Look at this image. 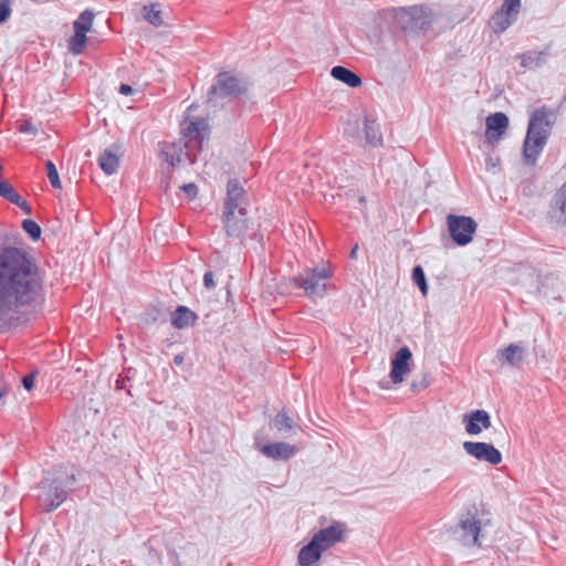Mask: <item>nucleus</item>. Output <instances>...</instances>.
<instances>
[{
    "label": "nucleus",
    "mask_w": 566,
    "mask_h": 566,
    "mask_svg": "<svg viewBox=\"0 0 566 566\" xmlns=\"http://www.w3.org/2000/svg\"><path fill=\"white\" fill-rule=\"evenodd\" d=\"M134 92V88L128 84H122L119 86V93L123 95H130Z\"/></svg>",
    "instance_id": "37998d69"
},
{
    "label": "nucleus",
    "mask_w": 566,
    "mask_h": 566,
    "mask_svg": "<svg viewBox=\"0 0 566 566\" xmlns=\"http://www.w3.org/2000/svg\"><path fill=\"white\" fill-rule=\"evenodd\" d=\"M331 74L334 78L347 84L349 87H357L361 84L360 77L345 66H334Z\"/></svg>",
    "instance_id": "b1692460"
},
{
    "label": "nucleus",
    "mask_w": 566,
    "mask_h": 566,
    "mask_svg": "<svg viewBox=\"0 0 566 566\" xmlns=\"http://www.w3.org/2000/svg\"><path fill=\"white\" fill-rule=\"evenodd\" d=\"M185 358H184V355L181 354H178L174 357V363L175 365L179 366L184 363Z\"/></svg>",
    "instance_id": "c03bdc74"
},
{
    "label": "nucleus",
    "mask_w": 566,
    "mask_h": 566,
    "mask_svg": "<svg viewBox=\"0 0 566 566\" xmlns=\"http://www.w3.org/2000/svg\"><path fill=\"white\" fill-rule=\"evenodd\" d=\"M75 482L73 472L64 468H55L46 472V475L39 484V504L45 512L57 509L66 499L67 491Z\"/></svg>",
    "instance_id": "7ed1b4c3"
},
{
    "label": "nucleus",
    "mask_w": 566,
    "mask_h": 566,
    "mask_svg": "<svg viewBox=\"0 0 566 566\" xmlns=\"http://www.w3.org/2000/svg\"><path fill=\"white\" fill-rule=\"evenodd\" d=\"M364 134L366 144L371 147H379L382 144V135L380 126L376 120L365 119L364 122Z\"/></svg>",
    "instance_id": "4be33fe9"
},
{
    "label": "nucleus",
    "mask_w": 566,
    "mask_h": 566,
    "mask_svg": "<svg viewBox=\"0 0 566 566\" xmlns=\"http://www.w3.org/2000/svg\"><path fill=\"white\" fill-rule=\"evenodd\" d=\"M86 34L74 31V35L69 41V51L74 55H78L83 52L86 43Z\"/></svg>",
    "instance_id": "c756f323"
},
{
    "label": "nucleus",
    "mask_w": 566,
    "mask_h": 566,
    "mask_svg": "<svg viewBox=\"0 0 566 566\" xmlns=\"http://www.w3.org/2000/svg\"><path fill=\"white\" fill-rule=\"evenodd\" d=\"M553 117L545 107L532 113L523 145V158L527 165H534L543 151L554 124Z\"/></svg>",
    "instance_id": "f03ea898"
},
{
    "label": "nucleus",
    "mask_w": 566,
    "mask_h": 566,
    "mask_svg": "<svg viewBox=\"0 0 566 566\" xmlns=\"http://www.w3.org/2000/svg\"><path fill=\"white\" fill-rule=\"evenodd\" d=\"M412 357L411 350L403 346L399 348L391 360L390 379L394 384L403 381L405 375L409 371V361Z\"/></svg>",
    "instance_id": "ddd939ff"
},
{
    "label": "nucleus",
    "mask_w": 566,
    "mask_h": 566,
    "mask_svg": "<svg viewBox=\"0 0 566 566\" xmlns=\"http://www.w3.org/2000/svg\"><path fill=\"white\" fill-rule=\"evenodd\" d=\"M357 253H358V244H355L352 248L350 253H349L350 259H356L357 258Z\"/></svg>",
    "instance_id": "a18cd8bd"
},
{
    "label": "nucleus",
    "mask_w": 566,
    "mask_h": 566,
    "mask_svg": "<svg viewBox=\"0 0 566 566\" xmlns=\"http://www.w3.org/2000/svg\"><path fill=\"white\" fill-rule=\"evenodd\" d=\"M358 130V123L357 122H349L345 128V134L350 137H355L356 133Z\"/></svg>",
    "instance_id": "4c0bfd02"
},
{
    "label": "nucleus",
    "mask_w": 566,
    "mask_h": 566,
    "mask_svg": "<svg viewBox=\"0 0 566 566\" xmlns=\"http://www.w3.org/2000/svg\"><path fill=\"white\" fill-rule=\"evenodd\" d=\"M20 209L23 210L24 213L27 214H31V207L29 206V203L23 200L22 198L19 200V203H15Z\"/></svg>",
    "instance_id": "79ce46f5"
},
{
    "label": "nucleus",
    "mask_w": 566,
    "mask_h": 566,
    "mask_svg": "<svg viewBox=\"0 0 566 566\" xmlns=\"http://www.w3.org/2000/svg\"><path fill=\"white\" fill-rule=\"evenodd\" d=\"M380 385H381V388H384V389H388L389 388L388 381L381 382Z\"/></svg>",
    "instance_id": "de8ad7c7"
},
{
    "label": "nucleus",
    "mask_w": 566,
    "mask_h": 566,
    "mask_svg": "<svg viewBox=\"0 0 566 566\" xmlns=\"http://www.w3.org/2000/svg\"><path fill=\"white\" fill-rule=\"evenodd\" d=\"M181 189L188 195V197L193 198L197 195V186L195 184H186L181 186Z\"/></svg>",
    "instance_id": "58836bf2"
},
{
    "label": "nucleus",
    "mask_w": 566,
    "mask_h": 566,
    "mask_svg": "<svg viewBox=\"0 0 566 566\" xmlns=\"http://www.w3.org/2000/svg\"><path fill=\"white\" fill-rule=\"evenodd\" d=\"M197 319V315L186 306H178L171 316V324L179 329L191 326Z\"/></svg>",
    "instance_id": "412c9836"
},
{
    "label": "nucleus",
    "mask_w": 566,
    "mask_h": 566,
    "mask_svg": "<svg viewBox=\"0 0 566 566\" xmlns=\"http://www.w3.org/2000/svg\"><path fill=\"white\" fill-rule=\"evenodd\" d=\"M208 124L203 118H196L190 120L184 128L182 133L189 140L202 139V134L207 130Z\"/></svg>",
    "instance_id": "393cba45"
},
{
    "label": "nucleus",
    "mask_w": 566,
    "mask_h": 566,
    "mask_svg": "<svg viewBox=\"0 0 566 566\" xmlns=\"http://www.w3.org/2000/svg\"><path fill=\"white\" fill-rule=\"evenodd\" d=\"M261 451L273 460H289L296 453V448L286 442H274L263 446Z\"/></svg>",
    "instance_id": "a211bd4d"
},
{
    "label": "nucleus",
    "mask_w": 566,
    "mask_h": 566,
    "mask_svg": "<svg viewBox=\"0 0 566 566\" xmlns=\"http://www.w3.org/2000/svg\"><path fill=\"white\" fill-rule=\"evenodd\" d=\"M93 21L94 13L91 10H84L73 23L74 31L86 34L91 30Z\"/></svg>",
    "instance_id": "cd10ccee"
},
{
    "label": "nucleus",
    "mask_w": 566,
    "mask_h": 566,
    "mask_svg": "<svg viewBox=\"0 0 566 566\" xmlns=\"http://www.w3.org/2000/svg\"><path fill=\"white\" fill-rule=\"evenodd\" d=\"M464 451L479 461L488 462L492 465H497L502 462L501 452L491 443L486 442H463Z\"/></svg>",
    "instance_id": "9d476101"
},
{
    "label": "nucleus",
    "mask_w": 566,
    "mask_h": 566,
    "mask_svg": "<svg viewBox=\"0 0 566 566\" xmlns=\"http://www.w3.org/2000/svg\"><path fill=\"white\" fill-rule=\"evenodd\" d=\"M45 166H46L48 178L50 180L51 186L55 189H60L61 180H60L59 172H57L55 165L51 160H48Z\"/></svg>",
    "instance_id": "72a5a7b5"
},
{
    "label": "nucleus",
    "mask_w": 566,
    "mask_h": 566,
    "mask_svg": "<svg viewBox=\"0 0 566 566\" xmlns=\"http://www.w3.org/2000/svg\"><path fill=\"white\" fill-rule=\"evenodd\" d=\"M521 65L525 69L535 70L543 66L547 61L546 51H528L520 55Z\"/></svg>",
    "instance_id": "5701e85b"
},
{
    "label": "nucleus",
    "mask_w": 566,
    "mask_h": 566,
    "mask_svg": "<svg viewBox=\"0 0 566 566\" xmlns=\"http://www.w3.org/2000/svg\"><path fill=\"white\" fill-rule=\"evenodd\" d=\"M273 424L274 428L283 434L291 432L296 427L294 420L286 413L284 409L274 417Z\"/></svg>",
    "instance_id": "bb28decb"
},
{
    "label": "nucleus",
    "mask_w": 566,
    "mask_h": 566,
    "mask_svg": "<svg viewBox=\"0 0 566 566\" xmlns=\"http://www.w3.org/2000/svg\"><path fill=\"white\" fill-rule=\"evenodd\" d=\"M43 279L32 256L24 250H0V318L11 321L22 307L42 298Z\"/></svg>",
    "instance_id": "f257e3e1"
},
{
    "label": "nucleus",
    "mask_w": 566,
    "mask_h": 566,
    "mask_svg": "<svg viewBox=\"0 0 566 566\" xmlns=\"http://www.w3.org/2000/svg\"><path fill=\"white\" fill-rule=\"evenodd\" d=\"M518 10H510L505 3L492 15L490 27L495 33H502L516 20Z\"/></svg>",
    "instance_id": "f3484780"
},
{
    "label": "nucleus",
    "mask_w": 566,
    "mask_h": 566,
    "mask_svg": "<svg viewBox=\"0 0 566 566\" xmlns=\"http://www.w3.org/2000/svg\"><path fill=\"white\" fill-rule=\"evenodd\" d=\"M11 0H0V24L4 23L11 14Z\"/></svg>",
    "instance_id": "f704fd0d"
},
{
    "label": "nucleus",
    "mask_w": 566,
    "mask_h": 566,
    "mask_svg": "<svg viewBox=\"0 0 566 566\" xmlns=\"http://www.w3.org/2000/svg\"><path fill=\"white\" fill-rule=\"evenodd\" d=\"M480 532L479 511L475 505H471L460 516L458 525L452 530V535L464 546H481L479 543Z\"/></svg>",
    "instance_id": "0eeeda50"
},
{
    "label": "nucleus",
    "mask_w": 566,
    "mask_h": 566,
    "mask_svg": "<svg viewBox=\"0 0 566 566\" xmlns=\"http://www.w3.org/2000/svg\"><path fill=\"white\" fill-rule=\"evenodd\" d=\"M144 19L155 27H160L164 23L161 11L158 4H149L143 7Z\"/></svg>",
    "instance_id": "c85d7f7f"
},
{
    "label": "nucleus",
    "mask_w": 566,
    "mask_h": 566,
    "mask_svg": "<svg viewBox=\"0 0 566 566\" xmlns=\"http://www.w3.org/2000/svg\"><path fill=\"white\" fill-rule=\"evenodd\" d=\"M324 551L319 547L313 538L303 546L297 556V562L300 566H315L316 563L322 557Z\"/></svg>",
    "instance_id": "6ab92c4d"
},
{
    "label": "nucleus",
    "mask_w": 566,
    "mask_h": 566,
    "mask_svg": "<svg viewBox=\"0 0 566 566\" xmlns=\"http://www.w3.org/2000/svg\"><path fill=\"white\" fill-rule=\"evenodd\" d=\"M203 284L207 290H212L216 287V283L213 281V273L211 271H207L203 275Z\"/></svg>",
    "instance_id": "e433bc0d"
},
{
    "label": "nucleus",
    "mask_w": 566,
    "mask_h": 566,
    "mask_svg": "<svg viewBox=\"0 0 566 566\" xmlns=\"http://www.w3.org/2000/svg\"><path fill=\"white\" fill-rule=\"evenodd\" d=\"M552 208L554 212L559 213L558 219L566 223V181L553 197Z\"/></svg>",
    "instance_id": "a878e982"
},
{
    "label": "nucleus",
    "mask_w": 566,
    "mask_h": 566,
    "mask_svg": "<svg viewBox=\"0 0 566 566\" xmlns=\"http://www.w3.org/2000/svg\"><path fill=\"white\" fill-rule=\"evenodd\" d=\"M0 196L9 200L12 203H19L21 196L14 190V188L7 181H0Z\"/></svg>",
    "instance_id": "7c9ffc66"
},
{
    "label": "nucleus",
    "mask_w": 566,
    "mask_h": 566,
    "mask_svg": "<svg viewBox=\"0 0 566 566\" xmlns=\"http://www.w3.org/2000/svg\"><path fill=\"white\" fill-rule=\"evenodd\" d=\"M331 271L325 268L306 269L294 277L296 286L304 290L310 298L323 297L326 294Z\"/></svg>",
    "instance_id": "423d86ee"
},
{
    "label": "nucleus",
    "mask_w": 566,
    "mask_h": 566,
    "mask_svg": "<svg viewBox=\"0 0 566 566\" xmlns=\"http://www.w3.org/2000/svg\"><path fill=\"white\" fill-rule=\"evenodd\" d=\"M344 531L342 524H334L319 530L312 538L316 541L317 545L325 552L342 539Z\"/></svg>",
    "instance_id": "2eb2a0df"
},
{
    "label": "nucleus",
    "mask_w": 566,
    "mask_h": 566,
    "mask_svg": "<svg viewBox=\"0 0 566 566\" xmlns=\"http://www.w3.org/2000/svg\"><path fill=\"white\" fill-rule=\"evenodd\" d=\"M386 15L392 17L398 27L410 33L427 30L433 20L432 11L424 6L392 8Z\"/></svg>",
    "instance_id": "39448f33"
},
{
    "label": "nucleus",
    "mask_w": 566,
    "mask_h": 566,
    "mask_svg": "<svg viewBox=\"0 0 566 566\" xmlns=\"http://www.w3.org/2000/svg\"><path fill=\"white\" fill-rule=\"evenodd\" d=\"M526 356V349L518 344H510L503 349H499L496 358L502 365L512 367L520 366Z\"/></svg>",
    "instance_id": "dca6fc26"
},
{
    "label": "nucleus",
    "mask_w": 566,
    "mask_h": 566,
    "mask_svg": "<svg viewBox=\"0 0 566 566\" xmlns=\"http://www.w3.org/2000/svg\"><path fill=\"white\" fill-rule=\"evenodd\" d=\"M505 7L510 10H518L521 8V0H504Z\"/></svg>",
    "instance_id": "ea45409f"
},
{
    "label": "nucleus",
    "mask_w": 566,
    "mask_h": 566,
    "mask_svg": "<svg viewBox=\"0 0 566 566\" xmlns=\"http://www.w3.org/2000/svg\"><path fill=\"white\" fill-rule=\"evenodd\" d=\"M497 161H499V159L493 160V158L490 157L486 159V165H488V167H490V166L495 167Z\"/></svg>",
    "instance_id": "49530a36"
},
{
    "label": "nucleus",
    "mask_w": 566,
    "mask_h": 566,
    "mask_svg": "<svg viewBox=\"0 0 566 566\" xmlns=\"http://www.w3.org/2000/svg\"><path fill=\"white\" fill-rule=\"evenodd\" d=\"M247 197L243 187L237 179H230L227 185V197L224 200L223 213L231 214L238 212L240 214L247 210Z\"/></svg>",
    "instance_id": "1a4fd4ad"
},
{
    "label": "nucleus",
    "mask_w": 566,
    "mask_h": 566,
    "mask_svg": "<svg viewBox=\"0 0 566 566\" xmlns=\"http://www.w3.org/2000/svg\"><path fill=\"white\" fill-rule=\"evenodd\" d=\"M22 229L32 240H38L41 237L40 226L31 219H25L22 221Z\"/></svg>",
    "instance_id": "473e14b6"
},
{
    "label": "nucleus",
    "mask_w": 566,
    "mask_h": 566,
    "mask_svg": "<svg viewBox=\"0 0 566 566\" xmlns=\"http://www.w3.org/2000/svg\"><path fill=\"white\" fill-rule=\"evenodd\" d=\"M20 130L22 133H29V134H35L36 133V128L29 122H24L21 126H20Z\"/></svg>",
    "instance_id": "a19ab883"
},
{
    "label": "nucleus",
    "mask_w": 566,
    "mask_h": 566,
    "mask_svg": "<svg viewBox=\"0 0 566 566\" xmlns=\"http://www.w3.org/2000/svg\"><path fill=\"white\" fill-rule=\"evenodd\" d=\"M222 222L226 233L231 239H238L242 244L245 239V233L249 230V219L247 210L242 214L233 212L231 214L222 213Z\"/></svg>",
    "instance_id": "9b49d317"
},
{
    "label": "nucleus",
    "mask_w": 566,
    "mask_h": 566,
    "mask_svg": "<svg viewBox=\"0 0 566 566\" xmlns=\"http://www.w3.org/2000/svg\"><path fill=\"white\" fill-rule=\"evenodd\" d=\"M0 397H2V392L0 391Z\"/></svg>",
    "instance_id": "8fccbe9b"
},
{
    "label": "nucleus",
    "mask_w": 566,
    "mask_h": 566,
    "mask_svg": "<svg viewBox=\"0 0 566 566\" xmlns=\"http://www.w3.org/2000/svg\"><path fill=\"white\" fill-rule=\"evenodd\" d=\"M359 202H360V203H364V202H365V198H364V197H360V198H359Z\"/></svg>",
    "instance_id": "09e8293b"
},
{
    "label": "nucleus",
    "mask_w": 566,
    "mask_h": 566,
    "mask_svg": "<svg viewBox=\"0 0 566 566\" xmlns=\"http://www.w3.org/2000/svg\"><path fill=\"white\" fill-rule=\"evenodd\" d=\"M412 280H413L415 284L419 287L421 293L423 295H426L427 291H428V284H427L424 271L420 265H416L412 269Z\"/></svg>",
    "instance_id": "2f4dec72"
},
{
    "label": "nucleus",
    "mask_w": 566,
    "mask_h": 566,
    "mask_svg": "<svg viewBox=\"0 0 566 566\" xmlns=\"http://www.w3.org/2000/svg\"><path fill=\"white\" fill-rule=\"evenodd\" d=\"M249 90L250 82L241 74L220 72L207 93V104L210 107H223L227 103L247 95Z\"/></svg>",
    "instance_id": "20e7f679"
},
{
    "label": "nucleus",
    "mask_w": 566,
    "mask_h": 566,
    "mask_svg": "<svg viewBox=\"0 0 566 566\" xmlns=\"http://www.w3.org/2000/svg\"><path fill=\"white\" fill-rule=\"evenodd\" d=\"M447 224L450 237L458 245H467L476 231L478 224L471 217L449 214Z\"/></svg>",
    "instance_id": "6e6552de"
},
{
    "label": "nucleus",
    "mask_w": 566,
    "mask_h": 566,
    "mask_svg": "<svg viewBox=\"0 0 566 566\" xmlns=\"http://www.w3.org/2000/svg\"><path fill=\"white\" fill-rule=\"evenodd\" d=\"M116 146L105 149L98 157V165L106 175L116 172L119 166V156L114 150Z\"/></svg>",
    "instance_id": "aec40b11"
},
{
    "label": "nucleus",
    "mask_w": 566,
    "mask_h": 566,
    "mask_svg": "<svg viewBox=\"0 0 566 566\" xmlns=\"http://www.w3.org/2000/svg\"><path fill=\"white\" fill-rule=\"evenodd\" d=\"M36 373H30L22 378V385L27 390H31L34 386V378Z\"/></svg>",
    "instance_id": "c9c22d12"
},
{
    "label": "nucleus",
    "mask_w": 566,
    "mask_h": 566,
    "mask_svg": "<svg viewBox=\"0 0 566 566\" xmlns=\"http://www.w3.org/2000/svg\"><path fill=\"white\" fill-rule=\"evenodd\" d=\"M462 422L469 434L478 436L482 432V429L491 427V417L485 410H474L463 415Z\"/></svg>",
    "instance_id": "4468645a"
},
{
    "label": "nucleus",
    "mask_w": 566,
    "mask_h": 566,
    "mask_svg": "<svg viewBox=\"0 0 566 566\" xmlns=\"http://www.w3.org/2000/svg\"><path fill=\"white\" fill-rule=\"evenodd\" d=\"M485 125V143L493 147L505 134L509 127V117L502 112H496L486 117Z\"/></svg>",
    "instance_id": "f8f14e48"
}]
</instances>
